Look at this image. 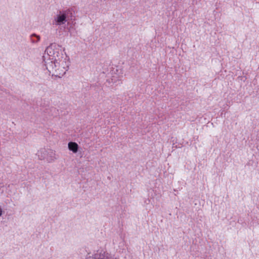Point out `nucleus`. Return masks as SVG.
Returning a JSON list of instances; mask_svg holds the SVG:
<instances>
[{"instance_id":"1","label":"nucleus","mask_w":259,"mask_h":259,"mask_svg":"<svg viewBox=\"0 0 259 259\" xmlns=\"http://www.w3.org/2000/svg\"><path fill=\"white\" fill-rule=\"evenodd\" d=\"M43 58L47 69L57 76L64 75L69 69V57L65 53H63L59 46L51 45L49 46Z\"/></svg>"},{"instance_id":"2","label":"nucleus","mask_w":259,"mask_h":259,"mask_svg":"<svg viewBox=\"0 0 259 259\" xmlns=\"http://www.w3.org/2000/svg\"><path fill=\"white\" fill-rule=\"evenodd\" d=\"M66 15L65 14L58 15L55 18L56 24L60 25L66 21Z\"/></svg>"},{"instance_id":"3","label":"nucleus","mask_w":259,"mask_h":259,"mask_svg":"<svg viewBox=\"0 0 259 259\" xmlns=\"http://www.w3.org/2000/svg\"><path fill=\"white\" fill-rule=\"evenodd\" d=\"M49 151L45 149H41L38 151L37 155L39 158L41 160L46 159L47 160L48 153Z\"/></svg>"},{"instance_id":"4","label":"nucleus","mask_w":259,"mask_h":259,"mask_svg":"<svg viewBox=\"0 0 259 259\" xmlns=\"http://www.w3.org/2000/svg\"><path fill=\"white\" fill-rule=\"evenodd\" d=\"M68 147L70 151H71L74 153H76L78 151V145L75 142H69L68 144Z\"/></svg>"},{"instance_id":"5","label":"nucleus","mask_w":259,"mask_h":259,"mask_svg":"<svg viewBox=\"0 0 259 259\" xmlns=\"http://www.w3.org/2000/svg\"><path fill=\"white\" fill-rule=\"evenodd\" d=\"M57 158L55 152L52 150H51L48 153L47 161L51 162L55 160Z\"/></svg>"},{"instance_id":"6","label":"nucleus","mask_w":259,"mask_h":259,"mask_svg":"<svg viewBox=\"0 0 259 259\" xmlns=\"http://www.w3.org/2000/svg\"><path fill=\"white\" fill-rule=\"evenodd\" d=\"M2 209L0 208V217L2 215Z\"/></svg>"}]
</instances>
